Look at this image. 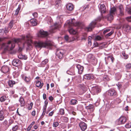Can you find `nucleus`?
Masks as SVG:
<instances>
[{"label": "nucleus", "mask_w": 131, "mask_h": 131, "mask_svg": "<svg viewBox=\"0 0 131 131\" xmlns=\"http://www.w3.org/2000/svg\"><path fill=\"white\" fill-rule=\"evenodd\" d=\"M78 103V101L75 99H71L70 102V104L72 105H75Z\"/></svg>", "instance_id": "nucleus-33"}, {"label": "nucleus", "mask_w": 131, "mask_h": 131, "mask_svg": "<svg viewBox=\"0 0 131 131\" xmlns=\"http://www.w3.org/2000/svg\"><path fill=\"white\" fill-rule=\"evenodd\" d=\"M121 100L119 98H117L116 99H115L114 101V102L115 103V104H118L120 103H121Z\"/></svg>", "instance_id": "nucleus-38"}, {"label": "nucleus", "mask_w": 131, "mask_h": 131, "mask_svg": "<svg viewBox=\"0 0 131 131\" xmlns=\"http://www.w3.org/2000/svg\"><path fill=\"white\" fill-rule=\"evenodd\" d=\"M23 55L20 54L18 56V58L20 59H23Z\"/></svg>", "instance_id": "nucleus-58"}, {"label": "nucleus", "mask_w": 131, "mask_h": 131, "mask_svg": "<svg viewBox=\"0 0 131 131\" xmlns=\"http://www.w3.org/2000/svg\"><path fill=\"white\" fill-rule=\"evenodd\" d=\"M66 7L67 9L70 11H71L74 8L72 4L69 3L66 6Z\"/></svg>", "instance_id": "nucleus-23"}, {"label": "nucleus", "mask_w": 131, "mask_h": 131, "mask_svg": "<svg viewBox=\"0 0 131 131\" xmlns=\"http://www.w3.org/2000/svg\"><path fill=\"white\" fill-rule=\"evenodd\" d=\"M48 101L47 100H46L45 101V105L44 106V108H43V112H46L47 106V105L48 102Z\"/></svg>", "instance_id": "nucleus-36"}, {"label": "nucleus", "mask_w": 131, "mask_h": 131, "mask_svg": "<svg viewBox=\"0 0 131 131\" xmlns=\"http://www.w3.org/2000/svg\"><path fill=\"white\" fill-rule=\"evenodd\" d=\"M7 123L8 122L7 120H5L3 122V124L5 126L7 125Z\"/></svg>", "instance_id": "nucleus-62"}, {"label": "nucleus", "mask_w": 131, "mask_h": 131, "mask_svg": "<svg viewBox=\"0 0 131 131\" xmlns=\"http://www.w3.org/2000/svg\"><path fill=\"white\" fill-rule=\"evenodd\" d=\"M30 23L31 25L33 26H35L37 24L36 20L35 19H31L30 20Z\"/></svg>", "instance_id": "nucleus-26"}, {"label": "nucleus", "mask_w": 131, "mask_h": 131, "mask_svg": "<svg viewBox=\"0 0 131 131\" xmlns=\"http://www.w3.org/2000/svg\"><path fill=\"white\" fill-rule=\"evenodd\" d=\"M48 60L47 59H45L43 61L41 62V65L42 67H43L48 62Z\"/></svg>", "instance_id": "nucleus-35"}, {"label": "nucleus", "mask_w": 131, "mask_h": 131, "mask_svg": "<svg viewBox=\"0 0 131 131\" xmlns=\"http://www.w3.org/2000/svg\"><path fill=\"white\" fill-rule=\"evenodd\" d=\"M126 121V119L124 117H121L118 120V124H124Z\"/></svg>", "instance_id": "nucleus-15"}, {"label": "nucleus", "mask_w": 131, "mask_h": 131, "mask_svg": "<svg viewBox=\"0 0 131 131\" xmlns=\"http://www.w3.org/2000/svg\"><path fill=\"white\" fill-rule=\"evenodd\" d=\"M121 77V74L119 73H117L115 74V78L117 81L120 79Z\"/></svg>", "instance_id": "nucleus-32"}, {"label": "nucleus", "mask_w": 131, "mask_h": 131, "mask_svg": "<svg viewBox=\"0 0 131 131\" xmlns=\"http://www.w3.org/2000/svg\"><path fill=\"white\" fill-rule=\"evenodd\" d=\"M61 120L63 122H67L68 121V118L67 117L62 116L61 117Z\"/></svg>", "instance_id": "nucleus-30"}, {"label": "nucleus", "mask_w": 131, "mask_h": 131, "mask_svg": "<svg viewBox=\"0 0 131 131\" xmlns=\"http://www.w3.org/2000/svg\"><path fill=\"white\" fill-rule=\"evenodd\" d=\"M64 38L66 41L68 42H70V41L69 40V38L68 36L67 35H66L64 37Z\"/></svg>", "instance_id": "nucleus-49"}, {"label": "nucleus", "mask_w": 131, "mask_h": 131, "mask_svg": "<svg viewBox=\"0 0 131 131\" xmlns=\"http://www.w3.org/2000/svg\"><path fill=\"white\" fill-rule=\"evenodd\" d=\"M113 15H114L110 13L109 14H108L107 16L108 20H113Z\"/></svg>", "instance_id": "nucleus-31"}, {"label": "nucleus", "mask_w": 131, "mask_h": 131, "mask_svg": "<svg viewBox=\"0 0 131 131\" xmlns=\"http://www.w3.org/2000/svg\"><path fill=\"white\" fill-rule=\"evenodd\" d=\"M46 19L47 21V23L48 24H50L52 21V19L50 17H47L46 18Z\"/></svg>", "instance_id": "nucleus-40"}, {"label": "nucleus", "mask_w": 131, "mask_h": 131, "mask_svg": "<svg viewBox=\"0 0 131 131\" xmlns=\"http://www.w3.org/2000/svg\"><path fill=\"white\" fill-rule=\"evenodd\" d=\"M9 28L7 27H5V30L4 31V32L6 34V33H7L9 31V30L8 29Z\"/></svg>", "instance_id": "nucleus-55"}, {"label": "nucleus", "mask_w": 131, "mask_h": 131, "mask_svg": "<svg viewBox=\"0 0 131 131\" xmlns=\"http://www.w3.org/2000/svg\"><path fill=\"white\" fill-rule=\"evenodd\" d=\"M32 38V36L28 35L26 36H22L21 39L14 38L13 41L14 43L12 42L11 41H9L7 45V48H10L11 50L13 49L15 46V43H17L19 46L22 43L23 47L25 46V44L29 47H31V43H32L31 39Z\"/></svg>", "instance_id": "nucleus-1"}, {"label": "nucleus", "mask_w": 131, "mask_h": 131, "mask_svg": "<svg viewBox=\"0 0 131 131\" xmlns=\"http://www.w3.org/2000/svg\"><path fill=\"white\" fill-rule=\"evenodd\" d=\"M64 114V110L63 108L60 109L59 111V114L60 115H62Z\"/></svg>", "instance_id": "nucleus-41"}, {"label": "nucleus", "mask_w": 131, "mask_h": 131, "mask_svg": "<svg viewBox=\"0 0 131 131\" xmlns=\"http://www.w3.org/2000/svg\"><path fill=\"white\" fill-rule=\"evenodd\" d=\"M91 90L95 94H97L101 91V90L99 87L97 86L92 87Z\"/></svg>", "instance_id": "nucleus-9"}, {"label": "nucleus", "mask_w": 131, "mask_h": 131, "mask_svg": "<svg viewBox=\"0 0 131 131\" xmlns=\"http://www.w3.org/2000/svg\"><path fill=\"white\" fill-rule=\"evenodd\" d=\"M103 80L105 81H109V79L108 76L105 75L103 77Z\"/></svg>", "instance_id": "nucleus-44"}, {"label": "nucleus", "mask_w": 131, "mask_h": 131, "mask_svg": "<svg viewBox=\"0 0 131 131\" xmlns=\"http://www.w3.org/2000/svg\"><path fill=\"white\" fill-rule=\"evenodd\" d=\"M13 21L12 20L10 21L9 24L8 28L11 29L13 26Z\"/></svg>", "instance_id": "nucleus-46"}, {"label": "nucleus", "mask_w": 131, "mask_h": 131, "mask_svg": "<svg viewBox=\"0 0 131 131\" xmlns=\"http://www.w3.org/2000/svg\"><path fill=\"white\" fill-rule=\"evenodd\" d=\"M59 125V123L58 122H55L53 123V125L54 127H56L58 126Z\"/></svg>", "instance_id": "nucleus-51"}, {"label": "nucleus", "mask_w": 131, "mask_h": 131, "mask_svg": "<svg viewBox=\"0 0 131 131\" xmlns=\"http://www.w3.org/2000/svg\"><path fill=\"white\" fill-rule=\"evenodd\" d=\"M126 69L128 70H131V63H129L127 64L125 66Z\"/></svg>", "instance_id": "nucleus-45"}, {"label": "nucleus", "mask_w": 131, "mask_h": 131, "mask_svg": "<svg viewBox=\"0 0 131 131\" xmlns=\"http://www.w3.org/2000/svg\"><path fill=\"white\" fill-rule=\"evenodd\" d=\"M34 44L35 46L37 48L43 47L48 48L52 45L51 42L49 41L45 42L36 41L35 42Z\"/></svg>", "instance_id": "nucleus-2"}, {"label": "nucleus", "mask_w": 131, "mask_h": 131, "mask_svg": "<svg viewBox=\"0 0 131 131\" xmlns=\"http://www.w3.org/2000/svg\"><path fill=\"white\" fill-rule=\"evenodd\" d=\"M20 7H21L20 6H18V8L16 9L15 11V13L14 14L15 15H17L18 14L19 11L20 9Z\"/></svg>", "instance_id": "nucleus-42"}, {"label": "nucleus", "mask_w": 131, "mask_h": 131, "mask_svg": "<svg viewBox=\"0 0 131 131\" xmlns=\"http://www.w3.org/2000/svg\"><path fill=\"white\" fill-rule=\"evenodd\" d=\"M22 76L23 79L26 82H29L31 80L30 77L29 76H28L23 74L22 75Z\"/></svg>", "instance_id": "nucleus-17"}, {"label": "nucleus", "mask_w": 131, "mask_h": 131, "mask_svg": "<svg viewBox=\"0 0 131 131\" xmlns=\"http://www.w3.org/2000/svg\"><path fill=\"white\" fill-rule=\"evenodd\" d=\"M3 111L1 110L0 111V121H2L4 119V115Z\"/></svg>", "instance_id": "nucleus-27"}, {"label": "nucleus", "mask_w": 131, "mask_h": 131, "mask_svg": "<svg viewBox=\"0 0 131 131\" xmlns=\"http://www.w3.org/2000/svg\"><path fill=\"white\" fill-rule=\"evenodd\" d=\"M110 29L108 28L104 30L103 33L104 34H105L106 33H107L110 31Z\"/></svg>", "instance_id": "nucleus-52"}, {"label": "nucleus", "mask_w": 131, "mask_h": 131, "mask_svg": "<svg viewBox=\"0 0 131 131\" xmlns=\"http://www.w3.org/2000/svg\"><path fill=\"white\" fill-rule=\"evenodd\" d=\"M32 15L35 18L37 17L38 16L37 13L36 12L33 13Z\"/></svg>", "instance_id": "nucleus-56"}, {"label": "nucleus", "mask_w": 131, "mask_h": 131, "mask_svg": "<svg viewBox=\"0 0 131 131\" xmlns=\"http://www.w3.org/2000/svg\"><path fill=\"white\" fill-rule=\"evenodd\" d=\"M78 86L83 91H85L86 90V88L85 85L83 84H78Z\"/></svg>", "instance_id": "nucleus-28"}, {"label": "nucleus", "mask_w": 131, "mask_h": 131, "mask_svg": "<svg viewBox=\"0 0 131 131\" xmlns=\"http://www.w3.org/2000/svg\"><path fill=\"white\" fill-rule=\"evenodd\" d=\"M116 9L117 10V12H119V13L120 15L122 16L124 15V8L122 5L117 6L116 7Z\"/></svg>", "instance_id": "nucleus-7"}, {"label": "nucleus", "mask_w": 131, "mask_h": 131, "mask_svg": "<svg viewBox=\"0 0 131 131\" xmlns=\"http://www.w3.org/2000/svg\"><path fill=\"white\" fill-rule=\"evenodd\" d=\"M43 99L44 100H45L46 98V94L45 93H44L43 95Z\"/></svg>", "instance_id": "nucleus-63"}, {"label": "nucleus", "mask_w": 131, "mask_h": 131, "mask_svg": "<svg viewBox=\"0 0 131 131\" xmlns=\"http://www.w3.org/2000/svg\"><path fill=\"white\" fill-rule=\"evenodd\" d=\"M48 35V33L46 31H45L43 30H41L39 32L38 36L41 37H44L47 36Z\"/></svg>", "instance_id": "nucleus-12"}, {"label": "nucleus", "mask_w": 131, "mask_h": 131, "mask_svg": "<svg viewBox=\"0 0 131 131\" xmlns=\"http://www.w3.org/2000/svg\"><path fill=\"white\" fill-rule=\"evenodd\" d=\"M96 24L95 21H92L89 25L88 26L86 27L85 30L87 31H91L94 28Z\"/></svg>", "instance_id": "nucleus-6"}, {"label": "nucleus", "mask_w": 131, "mask_h": 131, "mask_svg": "<svg viewBox=\"0 0 131 131\" xmlns=\"http://www.w3.org/2000/svg\"><path fill=\"white\" fill-rule=\"evenodd\" d=\"M83 78L85 79L90 80L92 79L93 78V76L92 74H88L84 75Z\"/></svg>", "instance_id": "nucleus-18"}, {"label": "nucleus", "mask_w": 131, "mask_h": 131, "mask_svg": "<svg viewBox=\"0 0 131 131\" xmlns=\"http://www.w3.org/2000/svg\"><path fill=\"white\" fill-rule=\"evenodd\" d=\"M98 7L99 10L101 13H104L106 12V9L105 5L100 4L98 6Z\"/></svg>", "instance_id": "nucleus-11"}, {"label": "nucleus", "mask_w": 131, "mask_h": 131, "mask_svg": "<svg viewBox=\"0 0 131 131\" xmlns=\"http://www.w3.org/2000/svg\"><path fill=\"white\" fill-rule=\"evenodd\" d=\"M106 93L109 96H114L116 95V92L114 89H111L107 91Z\"/></svg>", "instance_id": "nucleus-8"}, {"label": "nucleus", "mask_w": 131, "mask_h": 131, "mask_svg": "<svg viewBox=\"0 0 131 131\" xmlns=\"http://www.w3.org/2000/svg\"><path fill=\"white\" fill-rule=\"evenodd\" d=\"M75 20L73 18L71 20H68L67 21V23L64 24V25H66V26L68 27H70L71 26H79L80 25V23L79 22H76L75 23Z\"/></svg>", "instance_id": "nucleus-3"}, {"label": "nucleus", "mask_w": 131, "mask_h": 131, "mask_svg": "<svg viewBox=\"0 0 131 131\" xmlns=\"http://www.w3.org/2000/svg\"><path fill=\"white\" fill-rule=\"evenodd\" d=\"M113 33V31H111L109 33H108L106 34H104V35L106 38H108V37L111 35Z\"/></svg>", "instance_id": "nucleus-37"}, {"label": "nucleus", "mask_w": 131, "mask_h": 131, "mask_svg": "<svg viewBox=\"0 0 131 131\" xmlns=\"http://www.w3.org/2000/svg\"><path fill=\"white\" fill-rule=\"evenodd\" d=\"M36 86L37 87L39 88L40 89H41L43 85V83H41L40 81L38 80L36 82Z\"/></svg>", "instance_id": "nucleus-20"}, {"label": "nucleus", "mask_w": 131, "mask_h": 131, "mask_svg": "<svg viewBox=\"0 0 131 131\" xmlns=\"http://www.w3.org/2000/svg\"><path fill=\"white\" fill-rule=\"evenodd\" d=\"M12 64L13 66L17 67L21 65L22 63L21 61L17 59L13 60L12 61Z\"/></svg>", "instance_id": "nucleus-13"}, {"label": "nucleus", "mask_w": 131, "mask_h": 131, "mask_svg": "<svg viewBox=\"0 0 131 131\" xmlns=\"http://www.w3.org/2000/svg\"><path fill=\"white\" fill-rule=\"evenodd\" d=\"M61 3V1L60 0H57L55 3V7L56 8H58L59 6L60 5Z\"/></svg>", "instance_id": "nucleus-29"}, {"label": "nucleus", "mask_w": 131, "mask_h": 131, "mask_svg": "<svg viewBox=\"0 0 131 131\" xmlns=\"http://www.w3.org/2000/svg\"><path fill=\"white\" fill-rule=\"evenodd\" d=\"M19 101L20 103L21 107H23L25 106V102L24 99L23 97L21 96L20 97Z\"/></svg>", "instance_id": "nucleus-21"}, {"label": "nucleus", "mask_w": 131, "mask_h": 131, "mask_svg": "<svg viewBox=\"0 0 131 131\" xmlns=\"http://www.w3.org/2000/svg\"><path fill=\"white\" fill-rule=\"evenodd\" d=\"M79 125L81 129L83 131H85L87 128V124L82 121L81 122L79 123Z\"/></svg>", "instance_id": "nucleus-10"}, {"label": "nucleus", "mask_w": 131, "mask_h": 131, "mask_svg": "<svg viewBox=\"0 0 131 131\" xmlns=\"http://www.w3.org/2000/svg\"><path fill=\"white\" fill-rule=\"evenodd\" d=\"M31 115L33 116H35V115H36V111H33L32 112Z\"/></svg>", "instance_id": "nucleus-61"}, {"label": "nucleus", "mask_w": 131, "mask_h": 131, "mask_svg": "<svg viewBox=\"0 0 131 131\" xmlns=\"http://www.w3.org/2000/svg\"><path fill=\"white\" fill-rule=\"evenodd\" d=\"M102 39L103 37L99 36H96L95 38V40L96 41L101 40Z\"/></svg>", "instance_id": "nucleus-39"}, {"label": "nucleus", "mask_w": 131, "mask_h": 131, "mask_svg": "<svg viewBox=\"0 0 131 131\" xmlns=\"http://www.w3.org/2000/svg\"><path fill=\"white\" fill-rule=\"evenodd\" d=\"M108 60H111L112 62H113L114 58L112 56H109L108 57Z\"/></svg>", "instance_id": "nucleus-50"}, {"label": "nucleus", "mask_w": 131, "mask_h": 131, "mask_svg": "<svg viewBox=\"0 0 131 131\" xmlns=\"http://www.w3.org/2000/svg\"><path fill=\"white\" fill-rule=\"evenodd\" d=\"M66 51L63 49H57L56 54L58 57L60 59H62L63 57L64 54Z\"/></svg>", "instance_id": "nucleus-5"}, {"label": "nucleus", "mask_w": 131, "mask_h": 131, "mask_svg": "<svg viewBox=\"0 0 131 131\" xmlns=\"http://www.w3.org/2000/svg\"><path fill=\"white\" fill-rule=\"evenodd\" d=\"M6 96H3L0 98V101L1 102H4L6 100Z\"/></svg>", "instance_id": "nucleus-43"}, {"label": "nucleus", "mask_w": 131, "mask_h": 131, "mask_svg": "<svg viewBox=\"0 0 131 131\" xmlns=\"http://www.w3.org/2000/svg\"><path fill=\"white\" fill-rule=\"evenodd\" d=\"M126 18L128 21L131 22V16L127 17Z\"/></svg>", "instance_id": "nucleus-57"}, {"label": "nucleus", "mask_w": 131, "mask_h": 131, "mask_svg": "<svg viewBox=\"0 0 131 131\" xmlns=\"http://www.w3.org/2000/svg\"><path fill=\"white\" fill-rule=\"evenodd\" d=\"M61 25L57 23H55L54 25L51 26L49 31L50 33H52L55 32L56 30L61 27Z\"/></svg>", "instance_id": "nucleus-4"}, {"label": "nucleus", "mask_w": 131, "mask_h": 131, "mask_svg": "<svg viewBox=\"0 0 131 131\" xmlns=\"http://www.w3.org/2000/svg\"><path fill=\"white\" fill-rule=\"evenodd\" d=\"M54 113V112L53 111H52L50 112L49 114V116H52V115L53 113Z\"/></svg>", "instance_id": "nucleus-64"}, {"label": "nucleus", "mask_w": 131, "mask_h": 131, "mask_svg": "<svg viewBox=\"0 0 131 131\" xmlns=\"http://www.w3.org/2000/svg\"><path fill=\"white\" fill-rule=\"evenodd\" d=\"M68 29V31L69 33L71 34L74 35L77 33V31L72 28L70 27Z\"/></svg>", "instance_id": "nucleus-22"}, {"label": "nucleus", "mask_w": 131, "mask_h": 131, "mask_svg": "<svg viewBox=\"0 0 131 131\" xmlns=\"http://www.w3.org/2000/svg\"><path fill=\"white\" fill-rule=\"evenodd\" d=\"M123 28L127 32H128L130 28V27L127 24L124 25L123 26Z\"/></svg>", "instance_id": "nucleus-24"}, {"label": "nucleus", "mask_w": 131, "mask_h": 131, "mask_svg": "<svg viewBox=\"0 0 131 131\" xmlns=\"http://www.w3.org/2000/svg\"><path fill=\"white\" fill-rule=\"evenodd\" d=\"M18 126L17 125H16L12 128V130L13 131H16L18 129Z\"/></svg>", "instance_id": "nucleus-47"}, {"label": "nucleus", "mask_w": 131, "mask_h": 131, "mask_svg": "<svg viewBox=\"0 0 131 131\" xmlns=\"http://www.w3.org/2000/svg\"><path fill=\"white\" fill-rule=\"evenodd\" d=\"M85 108L88 110H89L90 113L93 112L95 109L94 106L92 104H90L88 106H86Z\"/></svg>", "instance_id": "nucleus-16"}, {"label": "nucleus", "mask_w": 131, "mask_h": 131, "mask_svg": "<svg viewBox=\"0 0 131 131\" xmlns=\"http://www.w3.org/2000/svg\"><path fill=\"white\" fill-rule=\"evenodd\" d=\"M125 127L126 128H129L131 127V123L130 122L127 123L125 126Z\"/></svg>", "instance_id": "nucleus-48"}, {"label": "nucleus", "mask_w": 131, "mask_h": 131, "mask_svg": "<svg viewBox=\"0 0 131 131\" xmlns=\"http://www.w3.org/2000/svg\"><path fill=\"white\" fill-rule=\"evenodd\" d=\"M123 56L124 57V58L125 59L128 58V55L126 54L125 52H123L122 53Z\"/></svg>", "instance_id": "nucleus-53"}, {"label": "nucleus", "mask_w": 131, "mask_h": 131, "mask_svg": "<svg viewBox=\"0 0 131 131\" xmlns=\"http://www.w3.org/2000/svg\"><path fill=\"white\" fill-rule=\"evenodd\" d=\"M48 99H49V100L50 101H51V102H52L53 100V97L52 96H49V97Z\"/></svg>", "instance_id": "nucleus-60"}, {"label": "nucleus", "mask_w": 131, "mask_h": 131, "mask_svg": "<svg viewBox=\"0 0 131 131\" xmlns=\"http://www.w3.org/2000/svg\"><path fill=\"white\" fill-rule=\"evenodd\" d=\"M76 67L78 70V73L79 74H81L84 68L83 66L79 64H77Z\"/></svg>", "instance_id": "nucleus-14"}, {"label": "nucleus", "mask_w": 131, "mask_h": 131, "mask_svg": "<svg viewBox=\"0 0 131 131\" xmlns=\"http://www.w3.org/2000/svg\"><path fill=\"white\" fill-rule=\"evenodd\" d=\"M117 9L115 7H112L111 8L110 13L114 15L117 12Z\"/></svg>", "instance_id": "nucleus-25"}, {"label": "nucleus", "mask_w": 131, "mask_h": 131, "mask_svg": "<svg viewBox=\"0 0 131 131\" xmlns=\"http://www.w3.org/2000/svg\"><path fill=\"white\" fill-rule=\"evenodd\" d=\"M7 38L6 37H2L0 38V42H1L3 41L5 39Z\"/></svg>", "instance_id": "nucleus-59"}, {"label": "nucleus", "mask_w": 131, "mask_h": 131, "mask_svg": "<svg viewBox=\"0 0 131 131\" xmlns=\"http://www.w3.org/2000/svg\"><path fill=\"white\" fill-rule=\"evenodd\" d=\"M9 71V68L6 66H3L1 68V71L4 73H6Z\"/></svg>", "instance_id": "nucleus-19"}, {"label": "nucleus", "mask_w": 131, "mask_h": 131, "mask_svg": "<svg viewBox=\"0 0 131 131\" xmlns=\"http://www.w3.org/2000/svg\"><path fill=\"white\" fill-rule=\"evenodd\" d=\"M126 10L127 11V12L128 14H131V8H128L127 7L126 8Z\"/></svg>", "instance_id": "nucleus-54"}, {"label": "nucleus", "mask_w": 131, "mask_h": 131, "mask_svg": "<svg viewBox=\"0 0 131 131\" xmlns=\"http://www.w3.org/2000/svg\"><path fill=\"white\" fill-rule=\"evenodd\" d=\"M15 83V81L12 80L9 81L8 82V85L10 87H13V85Z\"/></svg>", "instance_id": "nucleus-34"}]
</instances>
